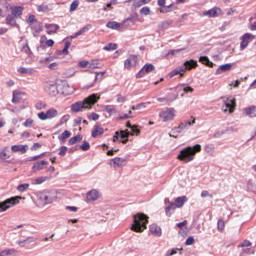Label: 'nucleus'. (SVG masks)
Wrapping results in <instances>:
<instances>
[{
    "label": "nucleus",
    "mask_w": 256,
    "mask_h": 256,
    "mask_svg": "<svg viewBox=\"0 0 256 256\" xmlns=\"http://www.w3.org/2000/svg\"><path fill=\"white\" fill-rule=\"evenodd\" d=\"M100 98L101 97L97 94H91L83 101H78L72 104L71 111L72 113H79L80 111H83V109H91V107H93V105H95Z\"/></svg>",
    "instance_id": "obj_1"
},
{
    "label": "nucleus",
    "mask_w": 256,
    "mask_h": 256,
    "mask_svg": "<svg viewBox=\"0 0 256 256\" xmlns=\"http://www.w3.org/2000/svg\"><path fill=\"white\" fill-rule=\"evenodd\" d=\"M67 89H69V84L67 82L47 83L44 87L45 93H48L50 97H57L59 93H61V95H69Z\"/></svg>",
    "instance_id": "obj_2"
},
{
    "label": "nucleus",
    "mask_w": 256,
    "mask_h": 256,
    "mask_svg": "<svg viewBox=\"0 0 256 256\" xmlns=\"http://www.w3.org/2000/svg\"><path fill=\"white\" fill-rule=\"evenodd\" d=\"M201 151V145L196 144L194 146H187L186 148L182 149L177 156L179 161H183L184 163H190L195 159V155Z\"/></svg>",
    "instance_id": "obj_3"
},
{
    "label": "nucleus",
    "mask_w": 256,
    "mask_h": 256,
    "mask_svg": "<svg viewBox=\"0 0 256 256\" xmlns=\"http://www.w3.org/2000/svg\"><path fill=\"white\" fill-rule=\"evenodd\" d=\"M133 223L131 225V231L135 233H143L147 229V223H149V216L144 213H138L133 216Z\"/></svg>",
    "instance_id": "obj_4"
},
{
    "label": "nucleus",
    "mask_w": 256,
    "mask_h": 256,
    "mask_svg": "<svg viewBox=\"0 0 256 256\" xmlns=\"http://www.w3.org/2000/svg\"><path fill=\"white\" fill-rule=\"evenodd\" d=\"M39 201L43 203V205H51L53 201L57 199V192L51 190H44L43 192L39 193Z\"/></svg>",
    "instance_id": "obj_5"
},
{
    "label": "nucleus",
    "mask_w": 256,
    "mask_h": 256,
    "mask_svg": "<svg viewBox=\"0 0 256 256\" xmlns=\"http://www.w3.org/2000/svg\"><path fill=\"white\" fill-rule=\"evenodd\" d=\"M21 199H23L21 196H13L0 202V213L11 209V207H15V205H19Z\"/></svg>",
    "instance_id": "obj_6"
},
{
    "label": "nucleus",
    "mask_w": 256,
    "mask_h": 256,
    "mask_svg": "<svg viewBox=\"0 0 256 256\" xmlns=\"http://www.w3.org/2000/svg\"><path fill=\"white\" fill-rule=\"evenodd\" d=\"M195 125V119L186 120L182 122L177 128L172 129L170 137H177L179 133H183V131H187L189 128L193 127Z\"/></svg>",
    "instance_id": "obj_7"
},
{
    "label": "nucleus",
    "mask_w": 256,
    "mask_h": 256,
    "mask_svg": "<svg viewBox=\"0 0 256 256\" xmlns=\"http://www.w3.org/2000/svg\"><path fill=\"white\" fill-rule=\"evenodd\" d=\"M223 99V111L224 113H233L235 111V107L237 106V103L235 102V98L233 96L229 97H222Z\"/></svg>",
    "instance_id": "obj_8"
},
{
    "label": "nucleus",
    "mask_w": 256,
    "mask_h": 256,
    "mask_svg": "<svg viewBox=\"0 0 256 256\" xmlns=\"http://www.w3.org/2000/svg\"><path fill=\"white\" fill-rule=\"evenodd\" d=\"M153 71H155V65L147 63L137 72L136 79H141Z\"/></svg>",
    "instance_id": "obj_9"
},
{
    "label": "nucleus",
    "mask_w": 256,
    "mask_h": 256,
    "mask_svg": "<svg viewBox=\"0 0 256 256\" xmlns=\"http://www.w3.org/2000/svg\"><path fill=\"white\" fill-rule=\"evenodd\" d=\"M255 39V36L251 33H245L241 37V43H240V51H245L246 47H249V43H251Z\"/></svg>",
    "instance_id": "obj_10"
},
{
    "label": "nucleus",
    "mask_w": 256,
    "mask_h": 256,
    "mask_svg": "<svg viewBox=\"0 0 256 256\" xmlns=\"http://www.w3.org/2000/svg\"><path fill=\"white\" fill-rule=\"evenodd\" d=\"M131 135V132L129 130H121V131H116L115 135L113 136V141L121 139L122 143H127L129 141V137Z\"/></svg>",
    "instance_id": "obj_11"
},
{
    "label": "nucleus",
    "mask_w": 256,
    "mask_h": 256,
    "mask_svg": "<svg viewBox=\"0 0 256 256\" xmlns=\"http://www.w3.org/2000/svg\"><path fill=\"white\" fill-rule=\"evenodd\" d=\"M160 119H163L164 123H167V121H173L175 118V109L169 108L166 111H162L159 113Z\"/></svg>",
    "instance_id": "obj_12"
},
{
    "label": "nucleus",
    "mask_w": 256,
    "mask_h": 256,
    "mask_svg": "<svg viewBox=\"0 0 256 256\" xmlns=\"http://www.w3.org/2000/svg\"><path fill=\"white\" fill-rule=\"evenodd\" d=\"M139 21H141V20L139 19V14H138V13H133V14H131L128 18H126V19L123 21L122 25H123L124 27H133V26H135V24H136L137 22H139Z\"/></svg>",
    "instance_id": "obj_13"
},
{
    "label": "nucleus",
    "mask_w": 256,
    "mask_h": 256,
    "mask_svg": "<svg viewBox=\"0 0 256 256\" xmlns=\"http://www.w3.org/2000/svg\"><path fill=\"white\" fill-rule=\"evenodd\" d=\"M164 203H165V205H167L165 207L166 217H171V215H173V213H175V209H177L175 207V202H171L169 200V198H165Z\"/></svg>",
    "instance_id": "obj_14"
},
{
    "label": "nucleus",
    "mask_w": 256,
    "mask_h": 256,
    "mask_svg": "<svg viewBox=\"0 0 256 256\" xmlns=\"http://www.w3.org/2000/svg\"><path fill=\"white\" fill-rule=\"evenodd\" d=\"M47 165H49V162L46 160L35 162L32 166V172L37 173L39 171H43V169H47Z\"/></svg>",
    "instance_id": "obj_15"
},
{
    "label": "nucleus",
    "mask_w": 256,
    "mask_h": 256,
    "mask_svg": "<svg viewBox=\"0 0 256 256\" xmlns=\"http://www.w3.org/2000/svg\"><path fill=\"white\" fill-rule=\"evenodd\" d=\"M110 165L112 167H125L127 160L125 158L115 157L110 160Z\"/></svg>",
    "instance_id": "obj_16"
},
{
    "label": "nucleus",
    "mask_w": 256,
    "mask_h": 256,
    "mask_svg": "<svg viewBox=\"0 0 256 256\" xmlns=\"http://www.w3.org/2000/svg\"><path fill=\"white\" fill-rule=\"evenodd\" d=\"M11 151L13 153H21V155H25V153H27V151H29V145H27V144L13 145V146H11Z\"/></svg>",
    "instance_id": "obj_17"
},
{
    "label": "nucleus",
    "mask_w": 256,
    "mask_h": 256,
    "mask_svg": "<svg viewBox=\"0 0 256 256\" xmlns=\"http://www.w3.org/2000/svg\"><path fill=\"white\" fill-rule=\"evenodd\" d=\"M220 14H221V8H219V7H214L210 10H206L203 12L204 16H207L210 18L219 17Z\"/></svg>",
    "instance_id": "obj_18"
},
{
    "label": "nucleus",
    "mask_w": 256,
    "mask_h": 256,
    "mask_svg": "<svg viewBox=\"0 0 256 256\" xmlns=\"http://www.w3.org/2000/svg\"><path fill=\"white\" fill-rule=\"evenodd\" d=\"M35 241H37V238L33 236H28L24 240H17L16 243L17 245H19V247H27V245H31V243H35Z\"/></svg>",
    "instance_id": "obj_19"
},
{
    "label": "nucleus",
    "mask_w": 256,
    "mask_h": 256,
    "mask_svg": "<svg viewBox=\"0 0 256 256\" xmlns=\"http://www.w3.org/2000/svg\"><path fill=\"white\" fill-rule=\"evenodd\" d=\"M61 27L58 24H45L47 35H54Z\"/></svg>",
    "instance_id": "obj_20"
},
{
    "label": "nucleus",
    "mask_w": 256,
    "mask_h": 256,
    "mask_svg": "<svg viewBox=\"0 0 256 256\" xmlns=\"http://www.w3.org/2000/svg\"><path fill=\"white\" fill-rule=\"evenodd\" d=\"M5 23L10 27H16L17 29H19V24H17V18H15V16H13L12 14H8L6 16Z\"/></svg>",
    "instance_id": "obj_21"
},
{
    "label": "nucleus",
    "mask_w": 256,
    "mask_h": 256,
    "mask_svg": "<svg viewBox=\"0 0 256 256\" xmlns=\"http://www.w3.org/2000/svg\"><path fill=\"white\" fill-rule=\"evenodd\" d=\"M23 6H14L11 7V15L15 17L16 19H19L23 15Z\"/></svg>",
    "instance_id": "obj_22"
},
{
    "label": "nucleus",
    "mask_w": 256,
    "mask_h": 256,
    "mask_svg": "<svg viewBox=\"0 0 256 256\" xmlns=\"http://www.w3.org/2000/svg\"><path fill=\"white\" fill-rule=\"evenodd\" d=\"M149 230H150V233H152V235H154L155 237H161V235H163V231L157 224L150 225Z\"/></svg>",
    "instance_id": "obj_23"
},
{
    "label": "nucleus",
    "mask_w": 256,
    "mask_h": 256,
    "mask_svg": "<svg viewBox=\"0 0 256 256\" xmlns=\"http://www.w3.org/2000/svg\"><path fill=\"white\" fill-rule=\"evenodd\" d=\"M232 67H233V64L231 63L222 64L218 67L215 73L216 75H221V73H227V71H231Z\"/></svg>",
    "instance_id": "obj_24"
},
{
    "label": "nucleus",
    "mask_w": 256,
    "mask_h": 256,
    "mask_svg": "<svg viewBox=\"0 0 256 256\" xmlns=\"http://www.w3.org/2000/svg\"><path fill=\"white\" fill-rule=\"evenodd\" d=\"M137 64V56H130V58H127L125 61H124V68L125 69H131V67L133 65H136Z\"/></svg>",
    "instance_id": "obj_25"
},
{
    "label": "nucleus",
    "mask_w": 256,
    "mask_h": 256,
    "mask_svg": "<svg viewBox=\"0 0 256 256\" xmlns=\"http://www.w3.org/2000/svg\"><path fill=\"white\" fill-rule=\"evenodd\" d=\"M86 198L88 201H97V199H99V191L91 190L87 192Z\"/></svg>",
    "instance_id": "obj_26"
},
{
    "label": "nucleus",
    "mask_w": 256,
    "mask_h": 256,
    "mask_svg": "<svg viewBox=\"0 0 256 256\" xmlns=\"http://www.w3.org/2000/svg\"><path fill=\"white\" fill-rule=\"evenodd\" d=\"M103 133H105V129H103V127H101L100 125H97V126H95L94 130L92 131L91 136L93 138H96V137L103 135Z\"/></svg>",
    "instance_id": "obj_27"
},
{
    "label": "nucleus",
    "mask_w": 256,
    "mask_h": 256,
    "mask_svg": "<svg viewBox=\"0 0 256 256\" xmlns=\"http://www.w3.org/2000/svg\"><path fill=\"white\" fill-rule=\"evenodd\" d=\"M183 71H185V68L181 67V68H176L174 70H172L169 74L168 77L170 79H173V77H175V75H180V77H183Z\"/></svg>",
    "instance_id": "obj_28"
},
{
    "label": "nucleus",
    "mask_w": 256,
    "mask_h": 256,
    "mask_svg": "<svg viewBox=\"0 0 256 256\" xmlns=\"http://www.w3.org/2000/svg\"><path fill=\"white\" fill-rule=\"evenodd\" d=\"M172 23H173V20L162 21L158 25V29H160L161 31H167V29H169V27H171Z\"/></svg>",
    "instance_id": "obj_29"
},
{
    "label": "nucleus",
    "mask_w": 256,
    "mask_h": 256,
    "mask_svg": "<svg viewBox=\"0 0 256 256\" xmlns=\"http://www.w3.org/2000/svg\"><path fill=\"white\" fill-rule=\"evenodd\" d=\"M52 176H41L38 177L32 182V185H42V183H45V181H50Z\"/></svg>",
    "instance_id": "obj_30"
},
{
    "label": "nucleus",
    "mask_w": 256,
    "mask_h": 256,
    "mask_svg": "<svg viewBox=\"0 0 256 256\" xmlns=\"http://www.w3.org/2000/svg\"><path fill=\"white\" fill-rule=\"evenodd\" d=\"M199 62L203 63V65H206L207 67H211V68L215 67V64L211 62V60H209V57L207 56H201L199 58Z\"/></svg>",
    "instance_id": "obj_31"
},
{
    "label": "nucleus",
    "mask_w": 256,
    "mask_h": 256,
    "mask_svg": "<svg viewBox=\"0 0 256 256\" xmlns=\"http://www.w3.org/2000/svg\"><path fill=\"white\" fill-rule=\"evenodd\" d=\"M18 73H20V75H33V73H35V69L20 67L18 68Z\"/></svg>",
    "instance_id": "obj_32"
},
{
    "label": "nucleus",
    "mask_w": 256,
    "mask_h": 256,
    "mask_svg": "<svg viewBox=\"0 0 256 256\" xmlns=\"http://www.w3.org/2000/svg\"><path fill=\"white\" fill-rule=\"evenodd\" d=\"M187 201V196H181L175 199V207L181 208L183 205H185V202Z\"/></svg>",
    "instance_id": "obj_33"
},
{
    "label": "nucleus",
    "mask_w": 256,
    "mask_h": 256,
    "mask_svg": "<svg viewBox=\"0 0 256 256\" xmlns=\"http://www.w3.org/2000/svg\"><path fill=\"white\" fill-rule=\"evenodd\" d=\"M244 113L245 115H247V117H256V107L250 106L248 108H245Z\"/></svg>",
    "instance_id": "obj_34"
},
{
    "label": "nucleus",
    "mask_w": 256,
    "mask_h": 256,
    "mask_svg": "<svg viewBox=\"0 0 256 256\" xmlns=\"http://www.w3.org/2000/svg\"><path fill=\"white\" fill-rule=\"evenodd\" d=\"M81 141H83V135L78 134L69 139L68 145H75L76 143H81Z\"/></svg>",
    "instance_id": "obj_35"
},
{
    "label": "nucleus",
    "mask_w": 256,
    "mask_h": 256,
    "mask_svg": "<svg viewBox=\"0 0 256 256\" xmlns=\"http://www.w3.org/2000/svg\"><path fill=\"white\" fill-rule=\"evenodd\" d=\"M185 69H195L197 67V60L191 59L184 62Z\"/></svg>",
    "instance_id": "obj_36"
},
{
    "label": "nucleus",
    "mask_w": 256,
    "mask_h": 256,
    "mask_svg": "<svg viewBox=\"0 0 256 256\" xmlns=\"http://www.w3.org/2000/svg\"><path fill=\"white\" fill-rule=\"evenodd\" d=\"M31 30L36 31V33H41L43 31V23L36 22L31 25Z\"/></svg>",
    "instance_id": "obj_37"
},
{
    "label": "nucleus",
    "mask_w": 256,
    "mask_h": 256,
    "mask_svg": "<svg viewBox=\"0 0 256 256\" xmlns=\"http://www.w3.org/2000/svg\"><path fill=\"white\" fill-rule=\"evenodd\" d=\"M255 254V248L254 247H247L243 248L242 252L239 256H245V255H254Z\"/></svg>",
    "instance_id": "obj_38"
},
{
    "label": "nucleus",
    "mask_w": 256,
    "mask_h": 256,
    "mask_svg": "<svg viewBox=\"0 0 256 256\" xmlns=\"http://www.w3.org/2000/svg\"><path fill=\"white\" fill-rule=\"evenodd\" d=\"M22 51L28 56L33 57V51H31V48L29 47V43H25L22 45Z\"/></svg>",
    "instance_id": "obj_39"
},
{
    "label": "nucleus",
    "mask_w": 256,
    "mask_h": 256,
    "mask_svg": "<svg viewBox=\"0 0 256 256\" xmlns=\"http://www.w3.org/2000/svg\"><path fill=\"white\" fill-rule=\"evenodd\" d=\"M148 3H151V0H138L133 3L132 7H135V9H139V7H143V5H148Z\"/></svg>",
    "instance_id": "obj_40"
},
{
    "label": "nucleus",
    "mask_w": 256,
    "mask_h": 256,
    "mask_svg": "<svg viewBox=\"0 0 256 256\" xmlns=\"http://www.w3.org/2000/svg\"><path fill=\"white\" fill-rule=\"evenodd\" d=\"M71 137V131L65 130L60 136H58L59 141H62V143H65L66 139H69Z\"/></svg>",
    "instance_id": "obj_41"
},
{
    "label": "nucleus",
    "mask_w": 256,
    "mask_h": 256,
    "mask_svg": "<svg viewBox=\"0 0 256 256\" xmlns=\"http://www.w3.org/2000/svg\"><path fill=\"white\" fill-rule=\"evenodd\" d=\"M65 46L62 49V51H59V53H62L63 55H69V48L71 47V42L67 41V39H64Z\"/></svg>",
    "instance_id": "obj_42"
},
{
    "label": "nucleus",
    "mask_w": 256,
    "mask_h": 256,
    "mask_svg": "<svg viewBox=\"0 0 256 256\" xmlns=\"http://www.w3.org/2000/svg\"><path fill=\"white\" fill-rule=\"evenodd\" d=\"M103 111H105L109 115H114L115 113H117V109H115V107L111 105L104 106Z\"/></svg>",
    "instance_id": "obj_43"
},
{
    "label": "nucleus",
    "mask_w": 256,
    "mask_h": 256,
    "mask_svg": "<svg viewBox=\"0 0 256 256\" xmlns=\"http://www.w3.org/2000/svg\"><path fill=\"white\" fill-rule=\"evenodd\" d=\"M204 151L208 153L209 155H213L215 153V145L214 144H206L204 146Z\"/></svg>",
    "instance_id": "obj_44"
},
{
    "label": "nucleus",
    "mask_w": 256,
    "mask_h": 256,
    "mask_svg": "<svg viewBox=\"0 0 256 256\" xmlns=\"http://www.w3.org/2000/svg\"><path fill=\"white\" fill-rule=\"evenodd\" d=\"M46 114H47L48 119H53V118L57 117V115H59V112L55 108H52V109H49L46 112Z\"/></svg>",
    "instance_id": "obj_45"
},
{
    "label": "nucleus",
    "mask_w": 256,
    "mask_h": 256,
    "mask_svg": "<svg viewBox=\"0 0 256 256\" xmlns=\"http://www.w3.org/2000/svg\"><path fill=\"white\" fill-rule=\"evenodd\" d=\"M106 27H108V29H119L121 24L115 21H109L107 22Z\"/></svg>",
    "instance_id": "obj_46"
},
{
    "label": "nucleus",
    "mask_w": 256,
    "mask_h": 256,
    "mask_svg": "<svg viewBox=\"0 0 256 256\" xmlns=\"http://www.w3.org/2000/svg\"><path fill=\"white\" fill-rule=\"evenodd\" d=\"M78 149H81V151H89L91 149V144H89L87 140H84L83 143L78 146Z\"/></svg>",
    "instance_id": "obj_47"
},
{
    "label": "nucleus",
    "mask_w": 256,
    "mask_h": 256,
    "mask_svg": "<svg viewBox=\"0 0 256 256\" xmlns=\"http://www.w3.org/2000/svg\"><path fill=\"white\" fill-rule=\"evenodd\" d=\"M167 100H168V103H173V101H176V99L179 98V94L178 93H169L167 96H166Z\"/></svg>",
    "instance_id": "obj_48"
},
{
    "label": "nucleus",
    "mask_w": 256,
    "mask_h": 256,
    "mask_svg": "<svg viewBox=\"0 0 256 256\" xmlns=\"http://www.w3.org/2000/svg\"><path fill=\"white\" fill-rule=\"evenodd\" d=\"M37 11H38V13H47V11H49V5H47V4L39 5L37 7Z\"/></svg>",
    "instance_id": "obj_49"
},
{
    "label": "nucleus",
    "mask_w": 256,
    "mask_h": 256,
    "mask_svg": "<svg viewBox=\"0 0 256 256\" xmlns=\"http://www.w3.org/2000/svg\"><path fill=\"white\" fill-rule=\"evenodd\" d=\"M104 51H115L117 50V44L116 43H109L108 45L104 46Z\"/></svg>",
    "instance_id": "obj_50"
},
{
    "label": "nucleus",
    "mask_w": 256,
    "mask_h": 256,
    "mask_svg": "<svg viewBox=\"0 0 256 256\" xmlns=\"http://www.w3.org/2000/svg\"><path fill=\"white\" fill-rule=\"evenodd\" d=\"M21 92H18L15 94V92H13V97H12V103H14V105H17V103H19L21 101Z\"/></svg>",
    "instance_id": "obj_51"
},
{
    "label": "nucleus",
    "mask_w": 256,
    "mask_h": 256,
    "mask_svg": "<svg viewBox=\"0 0 256 256\" xmlns=\"http://www.w3.org/2000/svg\"><path fill=\"white\" fill-rule=\"evenodd\" d=\"M217 229L218 231H224L225 230V220L219 219L217 222Z\"/></svg>",
    "instance_id": "obj_52"
},
{
    "label": "nucleus",
    "mask_w": 256,
    "mask_h": 256,
    "mask_svg": "<svg viewBox=\"0 0 256 256\" xmlns=\"http://www.w3.org/2000/svg\"><path fill=\"white\" fill-rule=\"evenodd\" d=\"M95 73V82L97 83V81H103V77H104V75H105V71H103V72H94Z\"/></svg>",
    "instance_id": "obj_53"
},
{
    "label": "nucleus",
    "mask_w": 256,
    "mask_h": 256,
    "mask_svg": "<svg viewBox=\"0 0 256 256\" xmlns=\"http://www.w3.org/2000/svg\"><path fill=\"white\" fill-rule=\"evenodd\" d=\"M141 133V129L137 125H133L131 128L130 135H139Z\"/></svg>",
    "instance_id": "obj_54"
},
{
    "label": "nucleus",
    "mask_w": 256,
    "mask_h": 256,
    "mask_svg": "<svg viewBox=\"0 0 256 256\" xmlns=\"http://www.w3.org/2000/svg\"><path fill=\"white\" fill-rule=\"evenodd\" d=\"M27 189H29V184H27V183L20 184L17 187V191H19L20 193H23L24 191H27Z\"/></svg>",
    "instance_id": "obj_55"
},
{
    "label": "nucleus",
    "mask_w": 256,
    "mask_h": 256,
    "mask_svg": "<svg viewBox=\"0 0 256 256\" xmlns=\"http://www.w3.org/2000/svg\"><path fill=\"white\" fill-rule=\"evenodd\" d=\"M77 7H79V0H74L70 5V13H72V11H76Z\"/></svg>",
    "instance_id": "obj_56"
},
{
    "label": "nucleus",
    "mask_w": 256,
    "mask_h": 256,
    "mask_svg": "<svg viewBox=\"0 0 256 256\" xmlns=\"http://www.w3.org/2000/svg\"><path fill=\"white\" fill-rule=\"evenodd\" d=\"M11 155L7 154L5 150L0 151V161H5L6 159H10Z\"/></svg>",
    "instance_id": "obj_57"
},
{
    "label": "nucleus",
    "mask_w": 256,
    "mask_h": 256,
    "mask_svg": "<svg viewBox=\"0 0 256 256\" xmlns=\"http://www.w3.org/2000/svg\"><path fill=\"white\" fill-rule=\"evenodd\" d=\"M87 117H88L89 120H92V121H99V114H97V113H95V112H92V113L89 114Z\"/></svg>",
    "instance_id": "obj_58"
},
{
    "label": "nucleus",
    "mask_w": 256,
    "mask_h": 256,
    "mask_svg": "<svg viewBox=\"0 0 256 256\" xmlns=\"http://www.w3.org/2000/svg\"><path fill=\"white\" fill-rule=\"evenodd\" d=\"M151 13V9L148 6L141 8L140 15H149Z\"/></svg>",
    "instance_id": "obj_59"
},
{
    "label": "nucleus",
    "mask_w": 256,
    "mask_h": 256,
    "mask_svg": "<svg viewBox=\"0 0 256 256\" xmlns=\"http://www.w3.org/2000/svg\"><path fill=\"white\" fill-rule=\"evenodd\" d=\"M67 151H68L67 146H62L60 148L58 155H60V157H65V155L67 154Z\"/></svg>",
    "instance_id": "obj_60"
},
{
    "label": "nucleus",
    "mask_w": 256,
    "mask_h": 256,
    "mask_svg": "<svg viewBox=\"0 0 256 256\" xmlns=\"http://www.w3.org/2000/svg\"><path fill=\"white\" fill-rule=\"evenodd\" d=\"M89 69H99V61L93 60V61L89 64Z\"/></svg>",
    "instance_id": "obj_61"
},
{
    "label": "nucleus",
    "mask_w": 256,
    "mask_h": 256,
    "mask_svg": "<svg viewBox=\"0 0 256 256\" xmlns=\"http://www.w3.org/2000/svg\"><path fill=\"white\" fill-rule=\"evenodd\" d=\"M39 21H37L36 19H35V15H30L29 17H28V20H27V23H29L30 25H34L35 23H38Z\"/></svg>",
    "instance_id": "obj_62"
},
{
    "label": "nucleus",
    "mask_w": 256,
    "mask_h": 256,
    "mask_svg": "<svg viewBox=\"0 0 256 256\" xmlns=\"http://www.w3.org/2000/svg\"><path fill=\"white\" fill-rule=\"evenodd\" d=\"M238 247H242V248L251 247V241L244 240L241 244L238 245Z\"/></svg>",
    "instance_id": "obj_63"
},
{
    "label": "nucleus",
    "mask_w": 256,
    "mask_h": 256,
    "mask_svg": "<svg viewBox=\"0 0 256 256\" xmlns=\"http://www.w3.org/2000/svg\"><path fill=\"white\" fill-rule=\"evenodd\" d=\"M71 117L69 115H64L61 119H60V123L59 125H65V123H67V121H69Z\"/></svg>",
    "instance_id": "obj_64"
}]
</instances>
